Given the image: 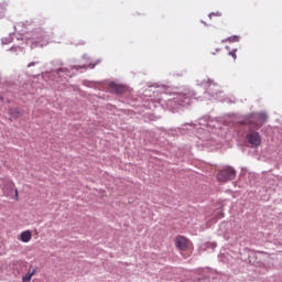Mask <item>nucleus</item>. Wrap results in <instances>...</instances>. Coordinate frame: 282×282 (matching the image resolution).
Segmentation results:
<instances>
[{
	"label": "nucleus",
	"mask_w": 282,
	"mask_h": 282,
	"mask_svg": "<svg viewBox=\"0 0 282 282\" xmlns=\"http://www.w3.org/2000/svg\"><path fill=\"white\" fill-rule=\"evenodd\" d=\"M109 89L112 91V94H124V86L116 83L109 84Z\"/></svg>",
	"instance_id": "nucleus-6"
},
{
	"label": "nucleus",
	"mask_w": 282,
	"mask_h": 282,
	"mask_svg": "<svg viewBox=\"0 0 282 282\" xmlns=\"http://www.w3.org/2000/svg\"><path fill=\"white\" fill-rule=\"evenodd\" d=\"M36 43H43V40H37Z\"/></svg>",
	"instance_id": "nucleus-15"
},
{
	"label": "nucleus",
	"mask_w": 282,
	"mask_h": 282,
	"mask_svg": "<svg viewBox=\"0 0 282 282\" xmlns=\"http://www.w3.org/2000/svg\"><path fill=\"white\" fill-rule=\"evenodd\" d=\"M268 116L265 113H253L249 117L248 123L252 124L253 129H259L265 124Z\"/></svg>",
	"instance_id": "nucleus-3"
},
{
	"label": "nucleus",
	"mask_w": 282,
	"mask_h": 282,
	"mask_svg": "<svg viewBox=\"0 0 282 282\" xmlns=\"http://www.w3.org/2000/svg\"><path fill=\"white\" fill-rule=\"evenodd\" d=\"M247 142H249L251 147H261V134H259V132H250L247 134Z\"/></svg>",
	"instance_id": "nucleus-5"
},
{
	"label": "nucleus",
	"mask_w": 282,
	"mask_h": 282,
	"mask_svg": "<svg viewBox=\"0 0 282 282\" xmlns=\"http://www.w3.org/2000/svg\"><path fill=\"white\" fill-rule=\"evenodd\" d=\"M31 240H32V231L25 230L21 232L20 241H22L23 243H29V241Z\"/></svg>",
	"instance_id": "nucleus-7"
},
{
	"label": "nucleus",
	"mask_w": 282,
	"mask_h": 282,
	"mask_svg": "<svg viewBox=\"0 0 282 282\" xmlns=\"http://www.w3.org/2000/svg\"><path fill=\"white\" fill-rule=\"evenodd\" d=\"M0 187L4 197H10L14 193V199L19 202V189L15 188L14 182L10 178H2Z\"/></svg>",
	"instance_id": "nucleus-1"
},
{
	"label": "nucleus",
	"mask_w": 282,
	"mask_h": 282,
	"mask_svg": "<svg viewBox=\"0 0 282 282\" xmlns=\"http://www.w3.org/2000/svg\"><path fill=\"white\" fill-rule=\"evenodd\" d=\"M208 17L209 19H213V17H221V13L220 12L209 13Z\"/></svg>",
	"instance_id": "nucleus-11"
},
{
	"label": "nucleus",
	"mask_w": 282,
	"mask_h": 282,
	"mask_svg": "<svg viewBox=\"0 0 282 282\" xmlns=\"http://www.w3.org/2000/svg\"><path fill=\"white\" fill-rule=\"evenodd\" d=\"M207 83H209V85H210V84H213V80H210V79H207Z\"/></svg>",
	"instance_id": "nucleus-16"
},
{
	"label": "nucleus",
	"mask_w": 282,
	"mask_h": 282,
	"mask_svg": "<svg viewBox=\"0 0 282 282\" xmlns=\"http://www.w3.org/2000/svg\"><path fill=\"white\" fill-rule=\"evenodd\" d=\"M229 41L237 43L239 41V36H237V35L231 36V37H229Z\"/></svg>",
	"instance_id": "nucleus-12"
},
{
	"label": "nucleus",
	"mask_w": 282,
	"mask_h": 282,
	"mask_svg": "<svg viewBox=\"0 0 282 282\" xmlns=\"http://www.w3.org/2000/svg\"><path fill=\"white\" fill-rule=\"evenodd\" d=\"M224 218V210L223 209H218L216 212V219H221Z\"/></svg>",
	"instance_id": "nucleus-10"
},
{
	"label": "nucleus",
	"mask_w": 282,
	"mask_h": 282,
	"mask_svg": "<svg viewBox=\"0 0 282 282\" xmlns=\"http://www.w3.org/2000/svg\"><path fill=\"white\" fill-rule=\"evenodd\" d=\"M236 176L237 171L230 166H227L218 172L217 180L218 182H229L230 180H235Z\"/></svg>",
	"instance_id": "nucleus-2"
},
{
	"label": "nucleus",
	"mask_w": 282,
	"mask_h": 282,
	"mask_svg": "<svg viewBox=\"0 0 282 282\" xmlns=\"http://www.w3.org/2000/svg\"><path fill=\"white\" fill-rule=\"evenodd\" d=\"M10 116H12V118H21L23 116V110L13 108L10 110Z\"/></svg>",
	"instance_id": "nucleus-8"
},
{
	"label": "nucleus",
	"mask_w": 282,
	"mask_h": 282,
	"mask_svg": "<svg viewBox=\"0 0 282 282\" xmlns=\"http://www.w3.org/2000/svg\"><path fill=\"white\" fill-rule=\"evenodd\" d=\"M229 54H230V56H232L234 59H237V54H235V53H229Z\"/></svg>",
	"instance_id": "nucleus-13"
},
{
	"label": "nucleus",
	"mask_w": 282,
	"mask_h": 282,
	"mask_svg": "<svg viewBox=\"0 0 282 282\" xmlns=\"http://www.w3.org/2000/svg\"><path fill=\"white\" fill-rule=\"evenodd\" d=\"M174 242L177 250H181L182 252H186L191 247V240L184 236H177Z\"/></svg>",
	"instance_id": "nucleus-4"
},
{
	"label": "nucleus",
	"mask_w": 282,
	"mask_h": 282,
	"mask_svg": "<svg viewBox=\"0 0 282 282\" xmlns=\"http://www.w3.org/2000/svg\"><path fill=\"white\" fill-rule=\"evenodd\" d=\"M36 65V63L32 62L28 65V67H34Z\"/></svg>",
	"instance_id": "nucleus-14"
},
{
	"label": "nucleus",
	"mask_w": 282,
	"mask_h": 282,
	"mask_svg": "<svg viewBox=\"0 0 282 282\" xmlns=\"http://www.w3.org/2000/svg\"><path fill=\"white\" fill-rule=\"evenodd\" d=\"M32 276H34V271L31 273H26L23 278H22V282H30L32 281Z\"/></svg>",
	"instance_id": "nucleus-9"
}]
</instances>
